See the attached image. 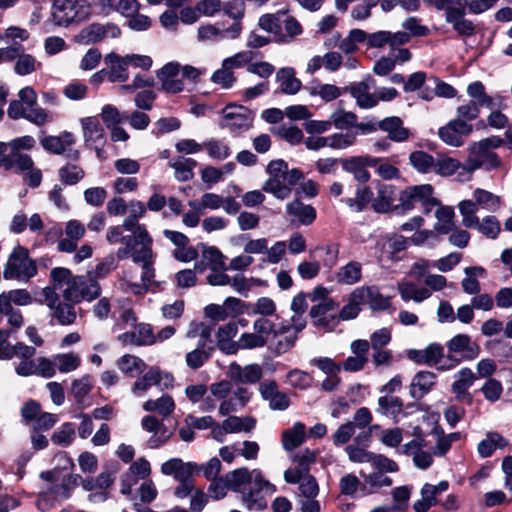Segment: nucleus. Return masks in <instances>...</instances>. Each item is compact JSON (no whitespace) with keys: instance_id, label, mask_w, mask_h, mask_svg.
I'll use <instances>...</instances> for the list:
<instances>
[{"instance_id":"9b49d317","label":"nucleus","mask_w":512,"mask_h":512,"mask_svg":"<svg viewBox=\"0 0 512 512\" xmlns=\"http://www.w3.org/2000/svg\"><path fill=\"white\" fill-rule=\"evenodd\" d=\"M357 133H334L329 136H309L304 140L305 147L311 151H318L322 148L346 149L356 142Z\"/></svg>"},{"instance_id":"bb28decb","label":"nucleus","mask_w":512,"mask_h":512,"mask_svg":"<svg viewBox=\"0 0 512 512\" xmlns=\"http://www.w3.org/2000/svg\"><path fill=\"white\" fill-rule=\"evenodd\" d=\"M134 263L142 264L141 281L148 286L153 282L155 273L153 268L154 253L152 243L140 244V248L130 256Z\"/></svg>"},{"instance_id":"1a4fd4ad","label":"nucleus","mask_w":512,"mask_h":512,"mask_svg":"<svg viewBox=\"0 0 512 512\" xmlns=\"http://www.w3.org/2000/svg\"><path fill=\"white\" fill-rule=\"evenodd\" d=\"M285 168L286 162L282 159L270 161L266 168V172L270 177L262 186V190L264 192L272 194L279 200H284L291 194L288 184L286 181H283L284 177L282 171H285Z\"/></svg>"},{"instance_id":"6e6552de","label":"nucleus","mask_w":512,"mask_h":512,"mask_svg":"<svg viewBox=\"0 0 512 512\" xmlns=\"http://www.w3.org/2000/svg\"><path fill=\"white\" fill-rule=\"evenodd\" d=\"M504 145V139L500 136H489L478 142H474L470 149L477 157L481 165L487 169H495L500 166L501 161L498 155L493 151Z\"/></svg>"},{"instance_id":"13d9d810","label":"nucleus","mask_w":512,"mask_h":512,"mask_svg":"<svg viewBox=\"0 0 512 512\" xmlns=\"http://www.w3.org/2000/svg\"><path fill=\"white\" fill-rule=\"evenodd\" d=\"M117 366L124 374L131 377L138 376L146 369V364L141 358L130 354L120 357Z\"/></svg>"},{"instance_id":"f8f14e48","label":"nucleus","mask_w":512,"mask_h":512,"mask_svg":"<svg viewBox=\"0 0 512 512\" xmlns=\"http://www.w3.org/2000/svg\"><path fill=\"white\" fill-rule=\"evenodd\" d=\"M242 27L238 23H232L228 27H220L217 24L200 25L197 29V39L203 43H217L224 39L235 40L240 37Z\"/></svg>"},{"instance_id":"c03bdc74","label":"nucleus","mask_w":512,"mask_h":512,"mask_svg":"<svg viewBox=\"0 0 512 512\" xmlns=\"http://www.w3.org/2000/svg\"><path fill=\"white\" fill-rule=\"evenodd\" d=\"M394 199V186L388 184H379L377 186V196L373 199L372 207L377 213H386L392 207Z\"/></svg>"},{"instance_id":"f257e3e1","label":"nucleus","mask_w":512,"mask_h":512,"mask_svg":"<svg viewBox=\"0 0 512 512\" xmlns=\"http://www.w3.org/2000/svg\"><path fill=\"white\" fill-rule=\"evenodd\" d=\"M7 115L12 120L25 119L38 127L54 120L51 112L37 105V94L30 86L22 88L18 99L9 103Z\"/></svg>"},{"instance_id":"052dcab7","label":"nucleus","mask_w":512,"mask_h":512,"mask_svg":"<svg viewBox=\"0 0 512 512\" xmlns=\"http://www.w3.org/2000/svg\"><path fill=\"white\" fill-rule=\"evenodd\" d=\"M55 369L60 373H70L78 369L81 364V357L73 352L58 353L53 355Z\"/></svg>"},{"instance_id":"0e129e2a","label":"nucleus","mask_w":512,"mask_h":512,"mask_svg":"<svg viewBox=\"0 0 512 512\" xmlns=\"http://www.w3.org/2000/svg\"><path fill=\"white\" fill-rule=\"evenodd\" d=\"M332 126L338 130H348L357 125L358 117L355 113L337 109L330 115Z\"/></svg>"},{"instance_id":"f3484780","label":"nucleus","mask_w":512,"mask_h":512,"mask_svg":"<svg viewBox=\"0 0 512 512\" xmlns=\"http://www.w3.org/2000/svg\"><path fill=\"white\" fill-rule=\"evenodd\" d=\"M180 64L169 62L156 72L160 82V89L168 94H177L183 91L184 83L179 78Z\"/></svg>"},{"instance_id":"ddd939ff","label":"nucleus","mask_w":512,"mask_h":512,"mask_svg":"<svg viewBox=\"0 0 512 512\" xmlns=\"http://www.w3.org/2000/svg\"><path fill=\"white\" fill-rule=\"evenodd\" d=\"M229 490L233 492L243 493L247 488L255 482L257 487L264 484V478L260 470L254 469L249 471L247 468H237L225 475Z\"/></svg>"},{"instance_id":"4c0bfd02","label":"nucleus","mask_w":512,"mask_h":512,"mask_svg":"<svg viewBox=\"0 0 512 512\" xmlns=\"http://www.w3.org/2000/svg\"><path fill=\"white\" fill-rule=\"evenodd\" d=\"M120 34L119 27L112 23H94L82 31V37L91 43L99 42L105 38H117Z\"/></svg>"},{"instance_id":"5701e85b","label":"nucleus","mask_w":512,"mask_h":512,"mask_svg":"<svg viewBox=\"0 0 512 512\" xmlns=\"http://www.w3.org/2000/svg\"><path fill=\"white\" fill-rule=\"evenodd\" d=\"M375 85V80L367 77L363 81L353 83L349 87L351 96L356 100L357 105L362 109H371L377 105V97L375 92L371 93V89Z\"/></svg>"},{"instance_id":"393cba45","label":"nucleus","mask_w":512,"mask_h":512,"mask_svg":"<svg viewBox=\"0 0 512 512\" xmlns=\"http://www.w3.org/2000/svg\"><path fill=\"white\" fill-rule=\"evenodd\" d=\"M377 163L372 156H354L342 161L343 169L352 174L354 179L360 183H366L370 180V173L366 167H372Z\"/></svg>"},{"instance_id":"dca6fc26","label":"nucleus","mask_w":512,"mask_h":512,"mask_svg":"<svg viewBox=\"0 0 512 512\" xmlns=\"http://www.w3.org/2000/svg\"><path fill=\"white\" fill-rule=\"evenodd\" d=\"M276 492V487L264 479V484L257 487L255 482L245 490L242 495V503L247 510L261 511L267 507L265 494L272 495Z\"/></svg>"},{"instance_id":"e433bc0d","label":"nucleus","mask_w":512,"mask_h":512,"mask_svg":"<svg viewBox=\"0 0 512 512\" xmlns=\"http://www.w3.org/2000/svg\"><path fill=\"white\" fill-rule=\"evenodd\" d=\"M447 348L450 353L461 354L464 359H474L479 354V346L467 334L454 336L447 343Z\"/></svg>"},{"instance_id":"2f4dec72","label":"nucleus","mask_w":512,"mask_h":512,"mask_svg":"<svg viewBox=\"0 0 512 512\" xmlns=\"http://www.w3.org/2000/svg\"><path fill=\"white\" fill-rule=\"evenodd\" d=\"M107 66V76L110 82H126L129 78L128 62L126 56L122 57L114 52L104 58Z\"/></svg>"},{"instance_id":"680f3d73","label":"nucleus","mask_w":512,"mask_h":512,"mask_svg":"<svg viewBox=\"0 0 512 512\" xmlns=\"http://www.w3.org/2000/svg\"><path fill=\"white\" fill-rule=\"evenodd\" d=\"M480 115V108L475 99L470 98L468 101H464L456 109V121L464 124H472L471 122L476 120Z\"/></svg>"},{"instance_id":"f704fd0d","label":"nucleus","mask_w":512,"mask_h":512,"mask_svg":"<svg viewBox=\"0 0 512 512\" xmlns=\"http://www.w3.org/2000/svg\"><path fill=\"white\" fill-rule=\"evenodd\" d=\"M119 339L124 344L147 346L155 343V334L153 333L151 325L141 323L135 325L133 331L121 334Z\"/></svg>"},{"instance_id":"412c9836","label":"nucleus","mask_w":512,"mask_h":512,"mask_svg":"<svg viewBox=\"0 0 512 512\" xmlns=\"http://www.w3.org/2000/svg\"><path fill=\"white\" fill-rule=\"evenodd\" d=\"M227 376L236 385L255 384L261 380L263 371L258 364H248L242 367L233 362L228 367Z\"/></svg>"},{"instance_id":"58836bf2","label":"nucleus","mask_w":512,"mask_h":512,"mask_svg":"<svg viewBox=\"0 0 512 512\" xmlns=\"http://www.w3.org/2000/svg\"><path fill=\"white\" fill-rule=\"evenodd\" d=\"M437 376L430 371H419L413 377L410 384V395L419 400L427 395L436 384Z\"/></svg>"},{"instance_id":"c85d7f7f","label":"nucleus","mask_w":512,"mask_h":512,"mask_svg":"<svg viewBox=\"0 0 512 512\" xmlns=\"http://www.w3.org/2000/svg\"><path fill=\"white\" fill-rule=\"evenodd\" d=\"M286 213L290 217L292 225L308 226L316 219V210L313 206L293 200L286 205Z\"/></svg>"},{"instance_id":"a878e982","label":"nucleus","mask_w":512,"mask_h":512,"mask_svg":"<svg viewBox=\"0 0 512 512\" xmlns=\"http://www.w3.org/2000/svg\"><path fill=\"white\" fill-rule=\"evenodd\" d=\"M198 466L194 463H184L179 458H172L161 465V472L164 475H173L179 482H193V474Z\"/></svg>"},{"instance_id":"a19ab883","label":"nucleus","mask_w":512,"mask_h":512,"mask_svg":"<svg viewBox=\"0 0 512 512\" xmlns=\"http://www.w3.org/2000/svg\"><path fill=\"white\" fill-rule=\"evenodd\" d=\"M508 445V440L500 433L488 432L485 438L478 443L477 452L481 458H488L497 449H505Z\"/></svg>"},{"instance_id":"423d86ee","label":"nucleus","mask_w":512,"mask_h":512,"mask_svg":"<svg viewBox=\"0 0 512 512\" xmlns=\"http://www.w3.org/2000/svg\"><path fill=\"white\" fill-rule=\"evenodd\" d=\"M75 136L68 131H63L59 135H48L40 139L42 148L55 155H65L67 159L77 161L80 158V152L73 149Z\"/></svg>"},{"instance_id":"3c124183","label":"nucleus","mask_w":512,"mask_h":512,"mask_svg":"<svg viewBox=\"0 0 512 512\" xmlns=\"http://www.w3.org/2000/svg\"><path fill=\"white\" fill-rule=\"evenodd\" d=\"M305 89L310 96H318L325 102H331L341 96V89L338 86L319 81H312Z\"/></svg>"},{"instance_id":"2eb2a0df","label":"nucleus","mask_w":512,"mask_h":512,"mask_svg":"<svg viewBox=\"0 0 512 512\" xmlns=\"http://www.w3.org/2000/svg\"><path fill=\"white\" fill-rule=\"evenodd\" d=\"M259 393L262 399L268 402L269 408L275 411H284L289 408L291 400L289 395L279 389L275 380L269 379L260 382Z\"/></svg>"},{"instance_id":"8fccbe9b","label":"nucleus","mask_w":512,"mask_h":512,"mask_svg":"<svg viewBox=\"0 0 512 512\" xmlns=\"http://www.w3.org/2000/svg\"><path fill=\"white\" fill-rule=\"evenodd\" d=\"M306 437V427L302 422H296L294 425L283 432L282 444L285 450L292 451L300 446Z\"/></svg>"},{"instance_id":"5fc2aeb1","label":"nucleus","mask_w":512,"mask_h":512,"mask_svg":"<svg viewBox=\"0 0 512 512\" xmlns=\"http://www.w3.org/2000/svg\"><path fill=\"white\" fill-rule=\"evenodd\" d=\"M373 195V191L368 186H359L355 191V198H345L341 201L353 211L361 212L371 201L373 202Z\"/></svg>"},{"instance_id":"49530a36","label":"nucleus","mask_w":512,"mask_h":512,"mask_svg":"<svg viewBox=\"0 0 512 512\" xmlns=\"http://www.w3.org/2000/svg\"><path fill=\"white\" fill-rule=\"evenodd\" d=\"M116 470H103L97 477H81V486L86 491L107 490L115 480Z\"/></svg>"},{"instance_id":"6ab92c4d","label":"nucleus","mask_w":512,"mask_h":512,"mask_svg":"<svg viewBox=\"0 0 512 512\" xmlns=\"http://www.w3.org/2000/svg\"><path fill=\"white\" fill-rule=\"evenodd\" d=\"M408 247V238L397 234L390 233L380 238L376 243V249L380 254V259H388L391 261H398V253L406 250Z\"/></svg>"},{"instance_id":"c756f323","label":"nucleus","mask_w":512,"mask_h":512,"mask_svg":"<svg viewBox=\"0 0 512 512\" xmlns=\"http://www.w3.org/2000/svg\"><path fill=\"white\" fill-rule=\"evenodd\" d=\"M356 297L374 311H384L390 307V298L380 293L376 286L358 287Z\"/></svg>"},{"instance_id":"7ed1b4c3","label":"nucleus","mask_w":512,"mask_h":512,"mask_svg":"<svg viewBox=\"0 0 512 512\" xmlns=\"http://www.w3.org/2000/svg\"><path fill=\"white\" fill-rule=\"evenodd\" d=\"M222 119L219 126L227 129L233 136L248 131L254 121L253 112L245 106L228 104L221 111Z\"/></svg>"},{"instance_id":"4d7b16f0","label":"nucleus","mask_w":512,"mask_h":512,"mask_svg":"<svg viewBox=\"0 0 512 512\" xmlns=\"http://www.w3.org/2000/svg\"><path fill=\"white\" fill-rule=\"evenodd\" d=\"M175 409V402L169 395H163L158 399H149L143 404V410L156 412L163 417L169 416Z\"/></svg>"},{"instance_id":"72a5a7b5","label":"nucleus","mask_w":512,"mask_h":512,"mask_svg":"<svg viewBox=\"0 0 512 512\" xmlns=\"http://www.w3.org/2000/svg\"><path fill=\"white\" fill-rule=\"evenodd\" d=\"M303 328V325L297 327L289 324L281 323L277 329L274 338L277 339L274 347L276 354L281 355L289 351L297 340L298 332Z\"/></svg>"},{"instance_id":"473e14b6","label":"nucleus","mask_w":512,"mask_h":512,"mask_svg":"<svg viewBox=\"0 0 512 512\" xmlns=\"http://www.w3.org/2000/svg\"><path fill=\"white\" fill-rule=\"evenodd\" d=\"M141 426L147 432L153 433L147 441V445L151 449L159 448L169 439L164 424L154 416H144L141 421Z\"/></svg>"},{"instance_id":"b1692460","label":"nucleus","mask_w":512,"mask_h":512,"mask_svg":"<svg viewBox=\"0 0 512 512\" xmlns=\"http://www.w3.org/2000/svg\"><path fill=\"white\" fill-rule=\"evenodd\" d=\"M472 131V124H464L453 119L446 126L439 129L438 135L444 143L453 147H460L463 144L462 137L469 135Z\"/></svg>"},{"instance_id":"9d476101","label":"nucleus","mask_w":512,"mask_h":512,"mask_svg":"<svg viewBox=\"0 0 512 512\" xmlns=\"http://www.w3.org/2000/svg\"><path fill=\"white\" fill-rule=\"evenodd\" d=\"M45 304L51 310L52 318L56 319L60 325H71L76 320V311L73 304L64 303L60 296L49 287L42 290Z\"/></svg>"},{"instance_id":"20e7f679","label":"nucleus","mask_w":512,"mask_h":512,"mask_svg":"<svg viewBox=\"0 0 512 512\" xmlns=\"http://www.w3.org/2000/svg\"><path fill=\"white\" fill-rule=\"evenodd\" d=\"M101 294L98 281L90 275L74 276L68 288L63 289V297L72 303L91 302Z\"/></svg>"},{"instance_id":"39448f33","label":"nucleus","mask_w":512,"mask_h":512,"mask_svg":"<svg viewBox=\"0 0 512 512\" xmlns=\"http://www.w3.org/2000/svg\"><path fill=\"white\" fill-rule=\"evenodd\" d=\"M147 208L141 201L132 200L128 203V216L123 221L125 231L134 234L136 244L153 243L146 226L139 223V219L146 214Z\"/></svg>"},{"instance_id":"09e8293b","label":"nucleus","mask_w":512,"mask_h":512,"mask_svg":"<svg viewBox=\"0 0 512 512\" xmlns=\"http://www.w3.org/2000/svg\"><path fill=\"white\" fill-rule=\"evenodd\" d=\"M160 380V369L158 367H151L142 377L135 381L132 393L137 397H142L152 386L159 384Z\"/></svg>"},{"instance_id":"79ce46f5","label":"nucleus","mask_w":512,"mask_h":512,"mask_svg":"<svg viewBox=\"0 0 512 512\" xmlns=\"http://www.w3.org/2000/svg\"><path fill=\"white\" fill-rule=\"evenodd\" d=\"M276 81L279 83L280 92L287 95L296 94L302 87L301 81L296 78L292 67H284L277 71Z\"/></svg>"},{"instance_id":"338daca9","label":"nucleus","mask_w":512,"mask_h":512,"mask_svg":"<svg viewBox=\"0 0 512 512\" xmlns=\"http://www.w3.org/2000/svg\"><path fill=\"white\" fill-rule=\"evenodd\" d=\"M466 10L446 21L451 24L453 30L461 37L473 36L476 32V26L473 21L465 18Z\"/></svg>"},{"instance_id":"ea45409f","label":"nucleus","mask_w":512,"mask_h":512,"mask_svg":"<svg viewBox=\"0 0 512 512\" xmlns=\"http://www.w3.org/2000/svg\"><path fill=\"white\" fill-rule=\"evenodd\" d=\"M334 280L340 285L352 286L362 280V264L351 260L340 266L334 274Z\"/></svg>"},{"instance_id":"603ef678","label":"nucleus","mask_w":512,"mask_h":512,"mask_svg":"<svg viewBox=\"0 0 512 512\" xmlns=\"http://www.w3.org/2000/svg\"><path fill=\"white\" fill-rule=\"evenodd\" d=\"M465 277L461 285L465 293L474 295L480 291L479 277L485 276V269L481 266H471L464 269Z\"/></svg>"},{"instance_id":"69168bd1","label":"nucleus","mask_w":512,"mask_h":512,"mask_svg":"<svg viewBox=\"0 0 512 512\" xmlns=\"http://www.w3.org/2000/svg\"><path fill=\"white\" fill-rule=\"evenodd\" d=\"M224 429L228 433L250 432L255 427V420L252 417L229 416L224 421Z\"/></svg>"},{"instance_id":"7c9ffc66","label":"nucleus","mask_w":512,"mask_h":512,"mask_svg":"<svg viewBox=\"0 0 512 512\" xmlns=\"http://www.w3.org/2000/svg\"><path fill=\"white\" fill-rule=\"evenodd\" d=\"M378 126L381 131L387 133L388 140L393 142H405L411 135L410 130L404 127L402 119L397 116L382 119L378 122Z\"/></svg>"},{"instance_id":"a211bd4d","label":"nucleus","mask_w":512,"mask_h":512,"mask_svg":"<svg viewBox=\"0 0 512 512\" xmlns=\"http://www.w3.org/2000/svg\"><path fill=\"white\" fill-rule=\"evenodd\" d=\"M123 230H125L123 228V224L121 226L116 225L109 227L106 233V239L110 244H123V246L116 252V256L119 260L130 257L140 248V244H136L134 241V234L130 233L128 235H124Z\"/></svg>"},{"instance_id":"c9c22d12","label":"nucleus","mask_w":512,"mask_h":512,"mask_svg":"<svg viewBox=\"0 0 512 512\" xmlns=\"http://www.w3.org/2000/svg\"><path fill=\"white\" fill-rule=\"evenodd\" d=\"M433 193V188L430 184H423L412 186L405 189L400 195V203L404 210L413 209L416 204L426 201Z\"/></svg>"},{"instance_id":"cd10ccee","label":"nucleus","mask_w":512,"mask_h":512,"mask_svg":"<svg viewBox=\"0 0 512 512\" xmlns=\"http://www.w3.org/2000/svg\"><path fill=\"white\" fill-rule=\"evenodd\" d=\"M81 126L86 145L94 146L98 156H100L101 149L98 146L104 143V129L98 118L94 116L82 118Z\"/></svg>"},{"instance_id":"bf43d9fd","label":"nucleus","mask_w":512,"mask_h":512,"mask_svg":"<svg viewBox=\"0 0 512 512\" xmlns=\"http://www.w3.org/2000/svg\"><path fill=\"white\" fill-rule=\"evenodd\" d=\"M202 258L205 265L211 270H226L225 255L214 246H204Z\"/></svg>"},{"instance_id":"0eeeda50","label":"nucleus","mask_w":512,"mask_h":512,"mask_svg":"<svg viewBox=\"0 0 512 512\" xmlns=\"http://www.w3.org/2000/svg\"><path fill=\"white\" fill-rule=\"evenodd\" d=\"M87 15V8L79 0H53L52 18L58 26H68L82 21Z\"/></svg>"},{"instance_id":"6e6d98bb","label":"nucleus","mask_w":512,"mask_h":512,"mask_svg":"<svg viewBox=\"0 0 512 512\" xmlns=\"http://www.w3.org/2000/svg\"><path fill=\"white\" fill-rule=\"evenodd\" d=\"M409 164L420 174H428L433 171L435 159L429 153L417 150L409 155Z\"/></svg>"},{"instance_id":"37998d69","label":"nucleus","mask_w":512,"mask_h":512,"mask_svg":"<svg viewBox=\"0 0 512 512\" xmlns=\"http://www.w3.org/2000/svg\"><path fill=\"white\" fill-rule=\"evenodd\" d=\"M398 292L402 298V300L414 301L416 303H421L426 299H429L432 295V292L426 287H419L417 284L413 282H402L398 284Z\"/></svg>"},{"instance_id":"4be33fe9","label":"nucleus","mask_w":512,"mask_h":512,"mask_svg":"<svg viewBox=\"0 0 512 512\" xmlns=\"http://www.w3.org/2000/svg\"><path fill=\"white\" fill-rule=\"evenodd\" d=\"M469 98L475 99L481 107L493 110L505 107V100L499 94L489 95L481 81H474L467 86L466 89Z\"/></svg>"},{"instance_id":"a18cd8bd","label":"nucleus","mask_w":512,"mask_h":512,"mask_svg":"<svg viewBox=\"0 0 512 512\" xmlns=\"http://www.w3.org/2000/svg\"><path fill=\"white\" fill-rule=\"evenodd\" d=\"M362 476L364 478V482L360 486L361 497L373 494L382 487H388L392 485V479L381 472H374Z\"/></svg>"},{"instance_id":"4468645a","label":"nucleus","mask_w":512,"mask_h":512,"mask_svg":"<svg viewBox=\"0 0 512 512\" xmlns=\"http://www.w3.org/2000/svg\"><path fill=\"white\" fill-rule=\"evenodd\" d=\"M337 310L338 304L335 300H326L321 304H313L309 315L316 327L332 330L338 323Z\"/></svg>"},{"instance_id":"aec40b11","label":"nucleus","mask_w":512,"mask_h":512,"mask_svg":"<svg viewBox=\"0 0 512 512\" xmlns=\"http://www.w3.org/2000/svg\"><path fill=\"white\" fill-rule=\"evenodd\" d=\"M476 380L475 373L470 368H462L455 374V380L451 385V391L455 395L457 402L471 405L473 396L469 392V388Z\"/></svg>"},{"instance_id":"f03ea898","label":"nucleus","mask_w":512,"mask_h":512,"mask_svg":"<svg viewBox=\"0 0 512 512\" xmlns=\"http://www.w3.org/2000/svg\"><path fill=\"white\" fill-rule=\"evenodd\" d=\"M37 271L36 262L30 258L28 249L17 245L4 266L3 277L6 280L28 282Z\"/></svg>"},{"instance_id":"864d4df0","label":"nucleus","mask_w":512,"mask_h":512,"mask_svg":"<svg viewBox=\"0 0 512 512\" xmlns=\"http://www.w3.org/2000/svg\"><path fill=\"white\" fill-rule=\"evenodd\" d=\"M323 253V257H321V265L324 267L331 269L334 267L339 258V245L333 242L318 245L310 250V257H314L316 253Z\"/></svg>"},{"instance_id":"de8ad7c7","label":"nucleus","mask_w":512,"mask_h":512,"mask_svg":"<svg viewBox=\"0 0 512 512\" xmlns=\"http://www.w3.org/2000/svg\"><path fill=\"white\" fill-rule=\"evenodd\" d=\"M169 166L174 169L175 178L178 181L186 182L194 177L193 170L197 166V161L192 158L178 156L170 160Z\"/></svg>"},{"instance_id":"774afa93","label":"nucleus","mask_w":512,"mask_h":512,"mask_svg":"<svg viewBox=\"0 0 512 512\" xmlns=\"http://www.w3.org/2000/svg\"><path fill=\"white\" fill-rule=\"evenodd\" d=\"M437 223L435 230L440 234H448L454 228V210L449 206H441L436 211Z\"/></svg>"},{"instance_id":"e2e57ef3","label":"nucleus","mask_w":512,"mask_h":512,"mask_svg":"<svg viewBox=\"0 0 512 512\" xmlns=\"http://www.w3.org/2000/svg\"><path fill=\"white\" fill-rule=\"evenodd\" d=\"M473 198L479 209H484L489 212L496 211L500 204V199L497 195L480 188L474 190Z\"/></svg>"}]
</instances>
